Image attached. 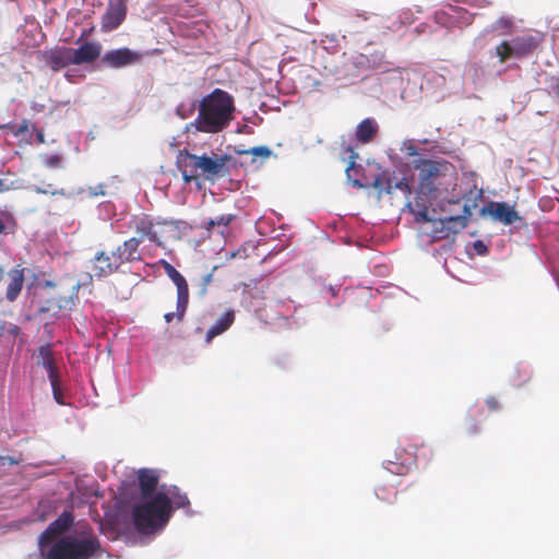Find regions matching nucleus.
I'll list each match as a JSON object with an SVG mask.
<instances>
[{"mask_svg": "<svg viewBox=\"0 0 559 559\" xmlns=\"http://www.w3.org/2000/svg\"><path fill=\"white\" fill-rule=\"evenodd\" d=\"M378 131L377 121L372 118H366L356 127L355 136L358 142L367 144L374 140Z\"/></svg>", "mask_w": 559, "mask_h": 559, "instance_id": "21", "label": "nucleus"}, {"mask_svg": "<svg viewBox=\"0 0 559 559\" xmlns=\"http://www.w3.org/2000/svg\"><path fill=\"white\" fill-rule=\"evenodd\" d=\"M173 506L166 492L159 491L133 507L132 520L140 532L164 527L171 518Z\"/></svg>", "mask_w": 559, "mask_h": 559, "instance_id": "4", "label": "nucleus"}, {"mask_svg": "<svg viewBox=\"0 0 559 559\" xmlns=\"http://www.w3.org/2000/svg\"><path fill=\"white\" fill-rule=\"evenodd\" d=\"M235 321V313L231 310L225 311L215 323L207 330L205 335L206 343H211L212 340L225 331H227Z\"/></svg>", "mask_w": 559, "mask_h": 559, "instance_id": "22", "label": "nucleus"}, {"mask_svg": "<svg viewBox=\"0 0 559 559\" xmlns=\"http://www.w3.org/2000/svg\"><path fill=\"white\" fill-rule=\"evenodd\" d=\"M43 60L55 72L73 64L71 48L69 47H56L46 50L43 52Z\"/></svg>", "mask_w": 559, "mask_h": 559, "instance_id": "17", "label": "nucleus"}, {"mask_svg": "<svg viewBox=\"0 0 559 559\" xmlns=\"http://www.w3.org/2000/svg\"><path fill=\"white\" fill-rule=\"evenodd\" d=\"M431 236L436 240L448 239V228L445 226V219H433Z\"/></svg>", "mask_w": 559, "mask_h": 559, "instance_id": "28", "label": "nucleus"}, {"mask_svg": "<svg viewBox=\"0 0 559 559\" xmlns=\"http://www.w3.org/2000/svg\"><path fill=\"white\" fill-rule=\"evenodd\" d=\"M543 35L540 33L523 34L512 38L511 40H503L496 47V56L501 63L507 60L523 59L532 56L539 45L543 43Z\"/></svg>", "mask_w": 559, "mask_h": 559, "instance_id": "6", "label": "nucleus"}, {"mask_svg": "<svg viewBox=\"0 0 559 559\" xmlns=\"http://www.w3.org/2000/svg\"><path fill=\"white\" fill-rule=\"evenodd\" d=\"M475 248L478 253H483L486 250V247L484 246V243L481 241H477L475 243Z\"/></svg>", "mask_w": 559, "mask_h": 559, "instance_id": "45", "label": "nucleus"}, {"mask_svg": "<svg viewBox=\"0 0 559 559\" xmlns=\"http://www.w3.org/2000/svg\"><path fill=\"white\" fill-rule=\"evenodd\" d=\"M480 431L479 426L475 419H471L466 427V432L471 436L477 435Z\"/></svg>", "mask_w": 559, "mask_h": 559, "instance_id": "40", "label": "nucleus"}, {"mask_svg": "<svg viewBox=\"0 0 559 559\" xmlns=\"http://www.w3.org/2000/svg\"><path fill=\"white\" fill-rule=\"evenodd\" d=\"M50 384H51V389H52V393H53V397H55L56 402L61 405L64 404L62 401V392L60 389V377H57L56 381L50 382Z\"/></svg>", "mask_w": 559, "mask_h": 559, "instance_id": "34", "label": "nucleus"}, {"mask_svg": "<svg viewBox=\"0 0 559 559\" xmlns=\"http://www.w3.org/2000/svg\"><path fill=\"white\" fill-rule=\"evenodd\" d=\"M167 222H154L153 218L146 214L135 215L130 221V228L141 238V241L147 239L157 246H163L159 238V233L156 227L166 225Z\"/></svg>", "mask_w": 559, "mask_h": 559, "instance_id": "8", "label": "nucleus"}, {"mask_svg": "<svg viewBox=\"0 0 559 559\" xmlns=\"http://www.w3.org/2000/svg\"><path fill=\"white\" fill-rule=\"evenodd\" d=\"M103 46L99 41L91 40L83 43L79 48H71L73 64L93 63L102 55Z\"/></svg>", "mask_w": 559, "mask_h": 559, "instance_id": "15", "label": "nucleus"}, {"mask_svg": "<svg viewBox=\"0 0 559 559\" xmlns=\"http://www.w3.org/2000/svg\"><path fill=\"white\" fill-rule=\"evenodd\" d=\"M4 229H5V225L2 222V219L0 218V235L4 231Z\"/></svg>", "mask_w": 559, "mask_h": 559, "instance_id": "48", "label": "nucleus"}, {"mask_svg": "<svg viewBox=\"0 0 559 559\" xmlns=\"http://www.w3.org/2000/svg\"><path fill=\"white\" fill-rule=\"evenodd\" d=\"M371 187L378 190L379 194H391L396 189L401 190L406 198L412 194V187L407 180L405 178L396 180L390 170L378 174L371 182Z\"/></svg>", "mask_w": 559, "mask_h": 559, "instance_id": "11", "label": "nucleus"}, {"mask_svg": "<svg viewBox=\"0 0 559 559\" xmlns=\"http://www.w3.org/2000/svg\"><path fill=\"white\" fill-rule=\"evenodd\" d=\"M103 554L100 540L90 526L81 535H64L49 549H40L45 559H93L100 558Z\"/></svg>", "mask_w": 559, "mask_h": 559, "instance_id": "3", "label": "nucleus"}, {"mask_svg": "<svg viewBox=\"0 0 559 559\" xmlns=\"http://www.w3.org/2000/svg\"><path fill=\"white\" fill-rule=\"evenodd\" d=\"M112 254V261L116 262L118 264V266L120 267L122 264L124 263H132L131 260L129 259V257L126 254V252L123 251V248L122 246H118L116 250L111 251L110 252Z\"/></svg>", "mask_w": 559, "mask_h": 559, "instance_id": "32", "label": "nucleus"}, {"mask_svg": "<svg viewBox=\"0 0 559 559\" xmlns=\"http://www.w3.org/2000/svg\"><path fill=\"white\" fill-rule=\"evenodd\" d=\"M235 218V215L233 214H224V215H221L219 217L215 218V223H217V226H228L233 219Z\"/></svg>", "mask_w": 559, "mask_h": 559, "instance_id": "39", "label": "nucleus"}, {"mask_svg": "<svg viewBox=\"0 0 559 559\" xmlns=\"http://www.w3.org/2000/svg\"><path fill=\"white\" fill-rule=\"evenodd\" d=\"M142 59V53L131 50L128 47H122L118 49H112L106 51L100 61L106 67L112 69H120L123 67L132 66L140 62Z\"/></svg>", "mask_w": 559, "mask_h": 559, "instance_id": "10", "label": "nucleus"}, {"mask_svg": "<svg viewBox=\"0 0 559 559\" xmlns=\"http://www.w3.org/2000/svg\"><path fill=\"white\" fill-rule=\"evenodd\" d=\"M10 132L14 135V136H19L25 132H28L29 130V122L27 120H23L21 123H10L8 124L7 127Z\"/></svg>", "mask_w": 559, "mask_h": 559, "instance_id": "33", "label": "nucleus"}, {"mask_svg": "<svg viewBox=\"0 0 559 559\" xmlns=\"http://www.w3.org/2000/svg\"><path fill=\"white\" fill-rule=\"evenodd\" d=\"M233 157L227 154L197 155L187 150L179 151L177 155V167L186 183L202 178L205 181L215 182L217 179L230 176L228 163Z\"/></svg>", "mask_w": 559, "mask_h": 559, "instance_id": "2", "label": "nucleus"}, {"mask_svg": "<svg viewBox=\"0 0 559 559\" xmlns=\"http://www.w3.org/2000/svg\"><path fill=\"white\" fill-rule=\"evenodd\" d=\"M73 524V516L70 512L61 513L48 527L40 534V549L51 544L59 535H62Z\"/></svg>", "mask_w": 559, "mask_h": 559, "instance_id": "14", "label": "nucleus"}, {"mask_svg": "<svg viewBox=\"0 0 559 559\" xmlns=\"http://www.w3.org/2000/svg\"><path fill=\"white\" fill-rule=\"evenodd\" d=\"M140 491L143 499L154 497L158 484V476L152 469H140L138 473Z\"/></svg>", "mask_w": 559, "mask_h": 559, "instance_id": "19", "label": "nucleus"}, {"mask_svg": "<svg viewBox=\"0 0 559 559\" xmlns=\"http://www.w3.org/2000/svg\"><path fill=\"white\" fill-rule=\"evenodd\" d=\"M127 0H108L107 8L100 17V31L110 33L117 29L127 17Z\"/></svg>", "mask_w": 559, "mask_h": 559, "instance_id": "9", "label": "nucleus"}, {"mask_svg": "<svg viewBox=\"0 0 559 559\" xmlns=\"http://www.w3.org/2000/svg\"><path fill=\"white\" fill-rule=\"evenodd\" d=\"M213 281V272L207 273L201 277L200 284V295H205L207 293V287Z\"/></svg>", "mask_w": 559, "mask_h": 559, "instance_id": "35", "label": "nucleus"}, {"mask_svg": "<svg viewBox=\"0 0 559 559\" xmlns=\"http://www.w3.org/2000/svg\"><path fill=\"white\" fill-rule=\"evenodd\" d=\"M235 109L234 97L222 88H215L200 100L195 129L204 133H218L230 124Z\"/></svg>", "mask_w": 559, "mask_h": 559, "instance_id": "1", "label": "nucleus"}, {"mask_svg": "<svg viewBox=\"0 0 559 559\" xmlns=\"http://www.w3.org/2000/svg\"><path fill=\"white\" fill-rule=\"evenodd\" d=\"M36 140L39 144H44L45 143V135H44V132L41 130H36Z\"/></svg>", "mask_w": 559, "mask_h": 559, "instance_id": "43", "label": "nucleus"}, {"mask_svg": "<svg viewBox=\"0 0 559 559\" xmlns=\"http://www.w3.org/2000/svg\"><path fill=\"white\" fill-rule=\"evenodd\" d=\"M170 499L171 506L176 509H189L190 500L185 492H181L177 486H171L166 492Z\"/></svg>", "mask_w": 559, "mask_h": 559, "instance_id": "25", "label": "nucleus"}, {"mask_svg": "<svg viewBox=\"0 0 559 559\" xmlns=\"http://www.w3.org/2000/svg\"><path fill=\"white\" fill-rule=\"evenodd\" d=\"M347 152H349V162L346 166V174L347 177L350 178V171L355 168V159L358 157V154L355 153L352 147H348Z\"/></svg>", "mask_w": 559, "mask_h": 559, "instance_id": "37", "label": "nucleus"}, {"mask_svg": "<svg viewBox=\"0 0 559 559\" xmlns=\"http://www.w3.org/2000/svg\"><path fill=\"white\" fill-rule=\"evenodd\" d=\"M481 214L489 215L493 221L503 225H511L521 221V216L513 206L506 202H490L481 209Z\"/></svg>", "mask_w": 559, "mask_h": 559, "instance_id": "13", "label": "nucleus"}, {"mask_svg": "<svg viewBox=\"0 0 559 559\" xmlns=\"http://www.w3.org/2000/svg\"><path fill=\"white\" fill-rule=\"evenodd\" d=\"M486 406L490 412H497L500 409V403L497 397L489 396L485 400Z\"/></svg>", "mask_w": 559, "mask_h": 559, "instance_id": "38", "label": "nucleus"}, {"mask_svg": "<svg viewBox=\"0 0 559 559\" xmlns=\"http://www.w3.org/2000/svg\"><path fill=\"white\" fill-rule=\"evenodd\" d=\"M21 333V330L17 325L13 323H7L4 321H0V336L10 335L15 338Z\"/></svg>", "mask_w": 559, "mask_h": 559, "instance_id": "31", "label": "nucleus"}, {"mask_svg": "<svg viewBox=\"0 0 559 559\" xmlns=\"http://www.w3.org/2000/svg\"><path fill=\"white\" fill-rule=\"evenodd\" d=\"M35 357L36 364L47 370L49 381L55 382L56 378L60 376L50 344L41 345Z\"/></svg>", "mask_w": 559, "mask_h": 559, "instance_id": "18", "label": "nucleus"}, {"mask_svg": "<svg viewBox=\"0 0 559 559\" xmlns=\"http://www.w3.org/2000/svg\"><path fill=\"white\" fill-rule=\"evenodd\" d=\"M383 483H388V475L386 473H384L382 476H381ZM397 493L396 489H395V485L394 484H390V490L389 492L386 493V488H385V485L382 484V485H379L377 486L376 488V495L377 497L380 499V500H383V501H388L390 502L391 501V498H390V495H392L393 497H395Z\"/></svg>", "mask_w": 559, "mask_h": 559, "instance_id": "26", "label": "nucleus"}, {"mask_svg": "<svg viewBox=\"0 0 559 559\" xmlns=\"http://www.w3.org/2000/svg\"><path fill=\"white\" fill-rule=\"evenodd\" d=\"M413 167L418 171L419 193L430 195L438 190L441 179L448 175L453 165L444 159L418 158L413 162Z\"/></svg>", "mask_w": 559, "mask_h": 559, "instance_id": "5", "label": "nucleus"}, {"mask_svg": "<svg viewBox=\"0 0 559 559\" xmlns=\"http://www.w3.org/2000/svg\"><path fill=\"white\" fill-rule=\"evenodd\" d=\"M34 109H35L36 111H40V110H43V109H44V105L37 106V108H36V107H34Z\"/></svg>", "mask_w": 559, "mask_h": 559, "instance_id": "49", "label": "nucleus"}, {"mask_svg": "<svg viewBox=\"0 0 559 559\" xmlns=\"http://www.w3.org/2000/svg\"><path fill=\"white\" fill-rule=\"evenodd\" d=\"M471 216V206L468 204H464L462 214L445 217L444 219L449 238L462 231L468 225Z\"/></svg>", "mask_w": 559, "mask_h": 559, "instance_id": "20", "label": "nucleus"}, {"mask_svg": "<svg viewBox=\"0 0 559 559\" xmlns=\"http://www.w3.org/2000/svg\"><path fill=\"white\" fill-rule=\"evenodd\" d=\"M175 318L178 320L177 311L176 312H167L164 314V319L167 323H170Z\"/></svg>", "mask_w": 559, "mask_h": 559, "instance_id": "42", "label": "nucleus"}, {"mask_svg": "<svg viewBox=\"0 0 559 559\" xmlns=\"http://www.w3.org/2000/svg\"><path fill=\"white\" fill-rule=\"evenodd\" d=\"M39 192L44 193V194H47V193H50V194H61V195H64V191L61 190V191H56V190H52L51 189V185H48V187L46 189H38Z\"/></svg>", "mask_w": 559, "mask_h": 559, "instance_id": "41", "label": "nucleus"}, {"mask_svg": "<svg viewBox=\"0 0 559 559\" xmlns=\"http://www.w3.org/2000/svg\"><path fill=\"white\" fill-rule=\"evenodd\" d=\"M3 460L8 461L10 464H17V461L11 456L4 457Z\"/></svg>", "mask_w": 559, "mask_h": 559, "instance_id": "47", "label": "nucleus"}, {"mask_svg": "<svg viewBox=\"0 0 559 559\" xmlns=\"http://www.w3.org/2000/svg\"><path fill=\"white\" fill-rule=\"evenodd\" d=\"M407 151H408V152H407V154H408L409 156L418 155V153H417V151H416V148H415L414 146H409V147L407 148Z\"/></svg>", "mask_w": 559, "mask_h": 559, "instance_id": "46", "label": "nucleus"}, {"mask_svg": "<svg viewBox=\"0 0 559 559\" xmlns=\"http://www.w3.org/2000/svg\"><path fill=\"white\" fill-rule=\"evenodd\" d=\"M141 238L131 237L122 242V248L126 254L129 257L131 262H138L142 260L140 252Z\"/></svg>", "mask_w": 559, "mask_h": 559, "instance_id": "24", "label": "nucleus"}, {"mask_svg": "<svg viewBox=\"0 0 559 559\" xmlns=\"http://www.w3.org/2000/svg\"><path fill=\"white\" fill-rule=\"evenodd\" d=\"M385 469L390 474L405 475L411 469V462H408V463H405V462L399 463V462L388 461Z\"/></svg>", "mask_w": 559, "mask_h": 559, "instance_id": "29", "label": "nucleus"}, {"mask_svg": "<svg viewBox=\"0 0 559 559\" xmlns=\"http://www.w3.org/2000/svg\"><path fill=\"white\" fill-rule=\"evenodd\" d=\"M159 264L163 266L165 273L177 287V316L178 321L181 322L183 320L189 304V286L187 280L168 261L162 259L159 260Z\"/></svg>", "mask_w": 559, "mask_h": 559, "instance_id": "7", "label": "nucleus"}, {"mask_svg": "<svg viewBox=\"0 0 559 559\" xmlns=\"http://www.w3.org/2000/svg\"><path fill=\"white\" fill-rule=\"evenodd\" d=\"M214 226H217V223H215V219L211 218L204 223V227L206 228V230H211Z\"/></svg>", "mask_w": 559, "mask_h": 559, "instance_id": "44", "label": "nucleus"}, {"mask_svg": "<svg viewBox=\"0 0 559 559\" xmlns=\"http://www.w3.org/2000/svg\"><path fill=\"white\" fill-rule=\"evenodd\" d=\"M112 254L106 251L98 252L91 260L92 276L97 278L107 277L119 270V266L112 260Z\"/></svg>", "mask_w": 559, "mask_h": 559, "instance_id": "16", "label": "nucleus"}, {"mask_svg": "<svg viewBox=\"0 0 559 559\" xmlns=\"http://www.w3.org/2000/svg\"><path fill=\"white\" fill-rule=\"evenodd\" d=\"M46 286L52 287V286H55V285H53V283H51V282H49V281H48V282H46Z\"/></svg>", "mask_w": 559, "mask_h": 559, "instance_id": "50", "label": "nucleus"}, {"mask_svg": "<svg viewBox=\"0 0 559 559\" xmlns=\"http://www.w3.org/2000/svg\"><path fill=\"white\" fill-rule=\"evenodd\" d=\"M514 23L511 17L501 16L493 23L495 31H501L502 35H509L512 33Z\"/></svg>", "mask_w": 559, "mask_h": 559, "instance_id": "30", "label": "nucleus"}, {"mask_svg": "<svg viewBox=\"0 0 559 559\" xmlns=\"http://www.w3.org/2000/svg\"><path fill=\"white\" fill-rule=\"evenodd\" d=\"M24 269L20 266L9 270L3 274V270L0 269V281H3L5 285V299L13 302L17 299L24 286Z\"/></svg>", "mask_w": 559, "mask_h": 559, "instance_id": "12", "label": "nucleus"}, {"mask_svg": "<svg viewBox=\"0 0 559 559\" xmlns=\"http://www.w3.org/2000/svg\"><path fill=\"white\" fill-rule=\"evenodd\" d=\"M532 378L531 368L526 365L518 366L510 376V382L515 388L525 385Z\"/></svg>", "mask_w": 559, "mask_h": 559, "instance_id": "23", "label": "nucleus"}, {"mask_svg": "<svg viewBox=\"0 0 559 559\" xmlns=\"http://www.w3.org/2000/svg\"><path fill=\"white\" fill-rule=\"evenodd\" d=\"M417 198L415 201V210H412L417 222L432 223L433 219L428 215V207L425 202Z\"/></svg>", "mask_w": 559, "mask_h": 559, "instance_id": "27", "label": "nucleus"}, {"mask_svg": "<svg viewBox=\"0 0 559 559\" xmlns=\"http://www.w3.org/2000/svg\"><path fill=\"white\" fill-rule=\"evenodd\" d=\"M248 153H250L254 156L263 157V158H266L271 155V151L266 146L252 147Z\"/></svg>", "mask_w": 559, "mask_h": 559, "instance_id": "36", "label": "nucleus"}]
</instances>
